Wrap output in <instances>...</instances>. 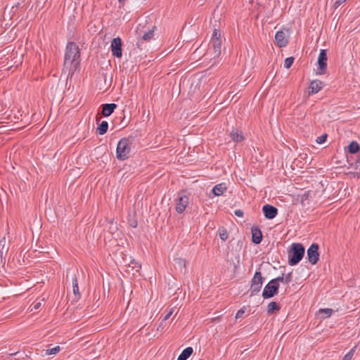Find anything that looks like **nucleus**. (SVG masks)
Returning a JSON list of instances; mask_svg holds the SVG:
<instances>
[{
    "label": "nucleus",
    "instance_id": "obj_1",
    "mask_svg": "<svg viewBox=\"0 0 360 360\" xmlns=\"http://www.w3.org/2000/svg\"><path fill=\"white\" fill-rule=\"evenodd\" d=\"M80 53L78 46L75 42L67 44L64 59L63 69L68 71V75L72 76L79 65Z\"/></svg>",
    "mask_w": 360,
    "mask_h": 360
},
{
    "label": "nucleus",
    "instance_id": "obj_2",
    "mask_svg": "<svg viewBox=\"0 0 360 360\" xmlns=\"http://www.w3.org/2000/svg\"><path fill=\"white\" fill-rule=\"evenodd\" d=\"M304 252L305 249L302 244L292 243L288 251V264L290 266L297 264L303 258Z\"/></svg>",
    "mask_w": 360,
    "mask_h": 360
},
{
    "label": "nucleus",
    "instance_id": "obj_3",
    "mask_svg": "<svg viewBox=\"0 0 360 360\" xmlns=\"http://www.w3.org/2000/svg\"><path fill=\"white\" fill-rule=\"evenodd\" d=\"M131 142L128 138H123L117 143L116 154L119 160H125L129 158Z\"/></svg>",
    "mask_w": 360,
    "mask_h": 360
},
{
    "label": "nucleus",
    "instance_id": "obj_4",
    "mask_svg": "<svg viewBox=\"0 0 360 360\" xmlns=\"http://www.w3.org/2000/svg\"><path fill=\"white\" fill-rule=\"evenodd\" d=\"M263 285V277L260 271H256L252 281L250 285V294L251 296L257 294Z\"/></svg>",
    "mask_w": 360,
    "mask_h": 360
},
{
    "label": "nucleus",
    "instance_id": "obj_5",
    "mask_svg": "<svg viewBox=\"0 0 360 360\" xmlns=\"http://www.w3.org/2000/svg\"><path fill=\"white\" fill-rule=\"evenodd\" d=\"M279 285H276L271 280L265 285L263 292L262 297L264 299L273 297L278 292Z\"/></svg>",
    "mask_w": 360,
    "mask_h": 360
},
{
    "label": "nucleus",
    "instance_id": "obj_6",
    "mask_svg": "<svg viewBox=\"0 0 360 360\" xmlns=\"http://www.w3.org/2000/svg\"><path fill=\"white\" fill-rule=\"evenodd\" d=\"M307 259L311 264H316L319 259V245L313 243L307 251Z\"/></svg>",
    "mask_w": 360,
    "mask_h": 360
},
{
    "label": "nucleus",
    "instance_id": "obj_7",
    "mask_svg": "<svg viewBox=\"0 0 360 360\" xmlns=\"http://www.w3.org/2000/svg\"><path fill=\"white\" fill-rule=\"evenodd\" d=\"M288 30H280L276 33L275 41L277 46L280 48L285 47L288 43Z\"/></svg>",
    "mask_w": 360,
    "mask_h": 360
},
{
    "label": "nucleus",
    "instance_id": "obj_8",
    "mask_svg": "<svg viewBox=\"0 0 360 360\" xmlns=\"http://www.w3.org/2000/svg\"><path fill=\"white\" fill-rule=\"evenodd\" d=\"M188 204V197L184 193H179L176 199V211L182 213Z\"/></svg>",
    "mask_w": 360,
    "mask_h": 360
},
{
    "label": "nucleus",
    "instance_id": "obj_9",
    "mask_svg": "<svg viewBox=\"0 0 360 360\" xmlns=\"http://www.w3.org/2000/svg\"><path fill=\"white\" fill-rule=\"evenodd\" d=\"M110 48L113 56L117 58L122 57V40L120 38H114L111 42Z\"/></svg>",
    "mask_w": 360,
    "mask_h": 360
},
{
    "label": "nucleus",
    "instance_id": "obj_10",
    "mask_svg": "<svg viewBox=\"0 0 360 360\" xmlns=\"http://www.w3.org/2000/svg\"><path fill=\"white\" fill-rule=\"evenodd\" d=\"M327 53L326 50L321 49L318 58L319 70H320L319 74H324L327 68Z\"/></svg>",
    "mask_w": 360,
    "mask_h": 360
},
{
    "label": "nucleus",
    "instance_id": "obj_11",
    "mask_svg": "<svg viewBox=\"0 0 360 360\" xmlns=\"http://www.w3.org/2000/svg\"><path fill=\"white\" fill-rule=\"evenodd\" d=\"M262 211L264 217L268 219H272L275 218L278 214L277 208L269 204L263 206Z\"/></svg>",
    "mask_w": 360,
    "mask_h": 360
},
{
    "label": "nucleus",
    "instance_id": "obj_12",
    "mask_svg": "<svg viewBox=\"0 0 360 360\" xmlns=\"http://www.w3.org/2000/svg\"><path fill=\"white\" fill-rule=\"evenodd\" d=\"M210 46L213 49L212 55L214 58L219 56L221 54V41L219 39H215L210 41Z\"/></svg>",
    "mask_w": 360,
    "mask_h": 360
},
{
    "label": "nucleus",
    "instance_id": "obj_13",
    "mask_svg": "<svg viewBox=\"0 0 360 360\" xmlns=\"http://www.w3.org/2000/svg\"><path fill=\"white\" fill-rule=\"evenodd\" d=\"M117 105L115 103H105L101 105V114L104 117L110 116L114 110L117 108Z\"/></svg>",
    "mask_w": 360,
    "mask_h": 360
},
{
    "label": "nucleus",
    "instance_id": "obj_14",
    "mask_svg": "<svg viewBox=\"0 0 360 360\" xmlns=\"http://www.w3.org/2000/svg\"><path fill=\"white\" fill-rule=\"evenodd\" d=\"M323 87V82L320 80H314L310 83L309 94L312 95L318 93Z\"/></svg>",
    "mask_w": 360,
    "mask_h": 360
},
{
    "label": "nucleus",
    "instance_id": "obj_15",
    "mask_svg": "<svg viewBox=\"0 0 360 360\" xmlns=\"http://www.w3.org/2000/svg\"><path fill=\"white\" fill-rule=\"evenodd\" d=\"M262 240V233L258 227L252 228V241L255 244H259Z\"/></svg>",
    "mask_w": 360,
    "mask_h": 360
},
{
    "label": "nucleus",
    "instance_id": "obj_16",
    "mask_svg": "<svg viewBox=\"0 0 360 360\" xmlns=\"http://www.w3.org/2000/svg\"><path fill=\"white\" fill-rule=\"evenodd\" d=\"M174 266L176 269H178L180 272L186 273V262L184 259L175 258L174 259Z\"/></svg>",
    "mask_w": 360,
    "mask_h": 360
},
{
    "label": "nucleus",
    "instance_id": "obj_17",
    "mask_svg": "<svg viewBox=\"0 0 360 360\" xmlns=\"http://www.w3.org/2000/svg\"><path fill=\"white\" fill-rule=\"evenodd\" d=\"M227 189L225 183H221L215 185L212 188V193L215 196L221 195Z\"/></svg>",
    "mask_w": 360,
    "mask_h": 360
},
{
    "label": "nucleus",
    "instance_id": "obj_18",
    "mask_svg": "<svg viewBox=\"0 0 360 360\" xmlns=\"http://www.w3.org/2000/svg\"><path fill=\"white\" fill-rule=\"evenodd\" d=\"M193 349L191 347L184 349L180 355L178 356L177 360H187L193 354Z\"/></svg>",
    "mask_w": 360,
    "mask_h": 360
},
{
    "label": "nucleus",
    "instance_id": "obj_19",
    "mask_svg": "<svg viewBox=\"0 0 360 360\" xmlns=\"http://www.w3.org/2000/svg\"><path fill=\"white\" fill-rule=\"evenodd\" d=\"M72 284L73 293L75 295V300H77L80 298V293L79 292L77 278L75 275H74L72 277Z\"/></svg>",
    "mask_w": 360,
    "mask_h": 360
},
{
    "label": "nucleus",
    "instance_id": "obj_20",
    "mask_svg": "<svg viewBox=\"0 0 360 360\" xmlns=\"http://www.w3.org/2000/svg\"><path fill=\"white\" fill-rule=\"evenodd\" d=\"M230 136L235 142H240L244 139L242 132L238 129L233 130L230 134Z\"/></svg>",
    "mask_w": 360,
    "mask_h": 360
},
{
    "label": "nucleus",
    "instance_id": "obj_21",
    "mask_svg": "<svg viewBox=\"0 0 360 360\" xmlns=\"http://www.w3.org/2000/svg\"><path fill=\"white\" fill-rule=\"evenodd\" d=\"M347 148L351 154H356L360 150L359 144L356 141H352Z\"/></svg>",
    "mask_w": 360,
    "mask_h": 360
},
{
    "label": "nucleus",
    "instance_id": "obj_22",
    "mask_svg": "<svg viewBox=\"0 0 360 360\" xmlns=\"http://www.w3.org/2000/svg\"><path fill=\"white\" fill-rule=\"evenodd\" d=\"M108 129V123L107 121H102L101 123L98 125L97 128V131L98 134L103 135L105 134Z\"/></svg>",
    "mask_w": 360,
    "mask_h": 360
},
{
    "label": "nucleus",
    "instance_id": "obj_23",
    "mask_svg": "<svg viewBox=\"0 0 360 360\" xmlns=\"http://www.w3.org/2000/svg\"><path fill=\"white\" fill-rule=\"evenodd\" d=\"M281 307L276 302H271L267 306V313L273 314L276 311H279Z\"/></svg>",
    "mask_w": 360,
    "mask_h": 360
},
{
    "label": "nucleus",
    "instance_id": "obj_24",
    "mask_svg": "<svg viewBox=\"0 0 360 360\" xmlns=\"http://www.w3.org/2000/svg\"><path fill=\"white\" fill-rule=\"evenodd\" d=\"M333 310L332 309H320L319 310V314L322 316V318L326 319L331 316Z\"/></svg>",
    "mask_w": 360,
    "mask_h": 360
},
{
    "label": "nucleus",
    "instance_id": "obj_25",
    "mask_svg": "<svg viewBox=\"0 0 360 360\" xmlns=\"http://www.w3.org/2000/svg\"><path fill=\"white\" fill-rule=\"evenodd\" d=\"M155 26H153L152 30H149L146 32L142 37L141 40L143 41H150L154 37V30Z\"/></svg>",
    "mask_w": 360,
    "mask_h": 360
},
{
    "label": "nucleus",
    "instance_id": "obj_26",
    "mask_svg": "<svg viewBox=\"0 0 360 360\" xmlns=\"http://www.w3.org/2000/svg\"><path fill=\"white\" fill-rule=\"evenodd\" d=\"M60 348L59 346H56L51 349H47L44 350V355H51V354H56L59 352Z\"/></svg>",
    "mask_w": 360,
    "mask_h": 360
},
{
    "label": "nucleus",
    "instance_id": "obj_27",
    "mask_svg": "<svg viewBox=\"0 0 360 360\" xmlns=\"http://www.w3.org/2000/svg\"><path fill=\"white\" fill-rule=\"evenodd\" d=\"M8 248L6 247V240L5 237H3L0 240V253L1 256H2V254L4 252L6 253L8 252Z\"/></svg>",
    "mask_w": 360,
    "mask_h": 360
},
{
    "label": "nucleus",
    "instance_id": "obj_28",
    "mask_svg": "<svg viewBox=\"0 0 360 360\" xmlns=\"http://www.w3.org/2000/svg\"><path fill=\"white\" fill-rule=\"evenodd\" d=\"M218 232L219 236L222 240L225 241L228 238V233L224 227H219Z\"/></svg>",
    "mask_w": 360,
    "mask_h": 360
},
{
    "label": "nucleus",
    "instance_id": "obj_29",
    "mask_svg": "<svg viewBox=\"0 0 360 360\" xmlns=\"http://www.w3.org/2000/svg\"><path fill=\"white\" fill-rule=\"evenodd\" d=\"M293 62H294L293 57H288V58H285V60L284 61V67L286 69H289L292 66Z\"/></svg>",
    "mask_w": 360,
    "mask_h": 360
},
{
    "label": "nucleus",
    "instance_id": "obj_30",
    "mask_svg": "<svg viewBox=\"0 0 360 360\" xmlns=\"http://www.w3.org/2000/svg\"><path fill=\"white\" fill-rule=\"evenodd\" d=\"M354 352V348L352 349L349 352H347L343 357L342 360H351L353 357Z\"/></svg>",
    "mask_w": 360,
    "mask_h": 360
},
{
    "label": "nucleus",
    "instance_id": "obj_31",
    "mask_svg": "<svg viewBox=\"0 0 360 360\" xmlns=\"http://www.w3.org/2000/svg\"><path fill=\"white\" fill-rule=\"evenodd\" d=\"M271 281L276 285H279L280 282L285 283L284 274H283L281 276H278L274 279H271Z\"/></svg>",
    "mask_w": 360,
    "mask_h": 360
},
{
    "label": "nucleus",
    "instance_id": "obj_32",
    "mask_svg": "<svg viewBox=\"0 0 360 360\" xmlns=\"http://www.w3.org/2000/svg\"><path fill=\"white\" fill-rule=\"evenodd\" d=\"M326 139H327V134H324L320 136H319L317 139H316V143H319V144H322L323 143L326 142Z\"/></svg>",
    "mask_w": 360,
    "mask_h": 360
},
{
    "label": "nucleus",
    "instance_id": "obj_33",
    "mask_svg": "<svg viewBox=\"0 0 360 360\" xmlns=\"http://www.w3.org/2000/svg\"><path fill=\"white\" fill-rule=\"evenodd\" d=\"M285 283L288 284L292 281V271L289 272L285 276Z\"/></svg>",
    "mask_w": 360,
    "mask_h": 360
},
{
    "label": "nucleus",
    "instance_id": "obj_34",
    "mask_svg": "<svg viewBox=\"0 0 360 360\" xmlns=\"http://www.w3.org/2000/svg\"><path fill=\"white\" fill-rule=\"evenodd\" d=\"M220 37H221V35H220L219 32L217 29H214V30L213 31V34H212L211 40H213L215 39H221Z\"/></svg>",
    "mask_w": 360,
    "mask_h": 360
},
{
    "label": "nucleus",
    "instance_id": "obj_35",
    "mask_svg": "<svg viewBox=\"0 0 360 360\" xmlns=\"http://www.w3.org/2000/svg\"><path fill=\"white\" fill-rule=\"evenodd\" d=\"M174 309L172 308L169 309V311L167 313V314L165 316L163 319V321H166L174 313Z\"/></svg>",
    "mask_w": 360,
    "mask_h": 360
},
{
    "label": "nucleus",
    "instance_id": "obj_36",
    "mask_svg": "<svg viewBox=\"0 0 360 360\" xmlns=\"http://www.w3.org/2000/svg\"><path fill=\"white\" fill-rule=\"evenodd\" d=\"M244 313H245V310L243 309H239L236 314V319H237L240 318Z\"/></svg>",
    "mask_w": 360,
    "mask_h": 360
},
{
    "label": "nucleus",
    "instance_id": "obj_37",
    "mask_svg": "<svg viewBox=\"0 0 360 360\" xmlns=\"http://www.w3.org/2000/svg\"><path fill=\"white\" fill-rule=\"evenodd\" d=\"M131 264H132V268H137L136 271H139V269H141V265L139 264V262L132 261Z\"/></svg>",
    "mask_w": 360,
    "mask_h": 360
},
{
    "label": "nucleus",
    "instance_id": "obj_38",
    "mask_svg": "<svg viewBox=\"0 0 360 360\" xmlns=\"http://www.w3.org/2000/svg\"><path fill=\"white\" fill-rule=\"evenodd\" d=\"M40 306H41V302H34L33 304V308L32 309V311L33 309H34V310L38 309L40 307Z\"/></svg>",
    "mask_w": 360,
    "mask_h": 360
},
{
    "label": "nucleus",
    "instance_id": "obj_39",
    "mask_svg": "<svg viewBox=\"0 0 360 360\" xmlns=\"http://www.w3.org/2000/svg\"><path fill=\"white\" fill-rule=\"evenodd\" d=\"M347 0H336L335 2V8H338L340 6L342 3L345 2Z\"/></svg>",
    "mask_w": 360,
    "mask_h": 360
},
{
    "label": "nucleus",
    "instance_id": "obj_40",
    "mask_svg": "<svg viewBox=\"0 0 360 360\" xmlns=\"http://www.w3.org/2000/svg\"><path fill=\"white\" fill-rule=\"evenodd\" d=\"M234 213L237 217H242L243 216V212L240 210H236Z\"/></svg>",
    "mask_w": 360,
    "mask_h": 360
},
{
    "label": "nucleus",
    "instance_id": "obj_41",
    "mask_svg": "<svg viewBox=\"0 0 360 360\" xmlns=\"http://www.w3.org/2000/svg\"><path fill=\"white\" fill-rule=\"evenodd\" d=\"M165 321H163V320L161 321V323L159 324V326H158V330H160V329H163L165 326H164V323Z\"/></svg>",
    "mask_w": 360,
    "mask_h": 360
},
{
    "label": "nucleus",
    "instance_id": "obj_42",
    "mask_svg": "<svg viewBox=\"0 0 360 360\" xmlns=\"http://www.w3.org/2000/svg\"><path fill=\"white\" fill-rule=\"evenodd\" d=\"M131 226L132 227L135 228V227H136V226H137V223H136V222L132 223V224H131Z\"/></svg>",
    "mask_w": 360,
    "mask_h": 360
}]
</instances>
